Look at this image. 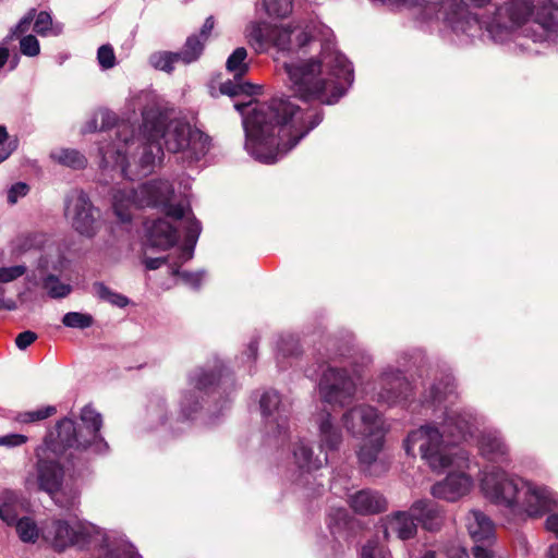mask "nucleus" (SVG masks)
<instances>
[{
  "mask_svg": "<svg viewBox=\"0 0 558 558\" xmlns=\"http://www.w3.org/2000/svg\"><path fill=\"white\" fill-rule=\"evenodd\" d=\"M194 247L195 245H192V243L184 241V244L180 248V254L178 257L179 260L174 262L171 266H174L175 264H180L181 266L183 263L190 260L193 257Z\"/></svg>",
  "mask_w": 558,
  "mask_h": 558,
  "instance_id": "338daca9",
  "label": "nucleus"
},
{
  "mask_svg": "<svg viewBox=\"0 0 558 558\" xmlns=\"http://www.w3.org/2000/svg\"><path fill=\"white\" fill-rule=\"evenodd\" d=\"M453 387L449 379L446 383H435L430 386L428 392L424 395L423 403H440L447 398V393H451Z\"/></svg>",
  "mask_w": 558,
  "mask_h": 558,
  "instance_id": "58836bf2",
  "label": "nucleus"
},
{
  "mask_svg": "<svg viewBox=\"0 0 558 558\" xmlns=\"http://www.w3.org/2000/svg\"><path fill=\"white\" fill-rule=\"evenodd\" d=\"M162 213L170 218L181 220L184 217V208L181 204H171L170 201L161 207Z\"/></svg>",
  "mask_w": 558,
  "mask_h": 558,
  "instance_id": "e2e57ef3",
  "label": "nucleus"
},
{
  "mask_svg": "<svg viewBox=\"0 0 558 558\" xmlns=\"http://www.w3.org/2000/svg\"><path fill=\"white\" fill-rule=\"evenodd\" d=\"M481 454L492 462H507L509 460V448L502 437L496 433H483L478 439Z\"/></svg>",
  "mask_w": 558,
  "mask_h": 558,
  "instance_id": "5701e85b",
  "label": "nucleus"
},
{
  "mask_svg": "<svg viewBox=\"0 0 558 558\" xmlns=\"http://www.w3.org/2000/svg\"><path fill=\"white\" fill-rule=\"evenodd\" d=\"M259 407L266 424L278 436L288 432L289 410L281 403L277 391H266L260 400Z\"/></svg>",
  "mask_w": 558,
  "mask_h": 558,
  "instance_id": "2eb2a0df",
  "label": "nucleus"
},
{
  "mask_svg": "<svg viewBox=\"0 0 558 558\" xmlns=\"http://www.w3.org/2000/svg\"><path fill=\"white\" fill-rule=\"evenodd\" d=\"M95 294L100 301L110 303L113 306L123 308L129 305L130 300L125 295L111 290L104 282L96 281L93 284Z\"/></svg>",
  "mask_w": 558,
  "mask_h": 558,
  "instance_id": "72a5a7b5",
  "label": "nucleus"
},
{
  "mask_svg": "<svg viewBox=\"0 0 558 558\" xmlns=\"http://www.w3.org/2000/svg\"><path fill=\"white\" fill-rule=\"evenodd\" d=\"M364 440L357 450L360 470L367 476L379 477L388 472L389 463L379 458L384 448V435L376 434Z\"/></svg>",
  "mask_w": 558,
  "mask_h": 558,
  "instance_id": "ddd939ff",
  "label": "nucleus"
},
{
  "mask_svg": "<svg viewBox=\"0 0 558 558\" xmlns=\"http://www.w3.org/2000/svg\"><path fill=\"white\" fill-rule=\"evenodd\" d=\"M151 62L156 69L171 73L174 70V63L181 62L178 52H162L151 58Z\"/></svg>",
  "mask_w": 558,
  "mask_h": 558,
  "instance_id": "a18cd8bd",
  "label": "nucleus"
},
{
  "mask_svg": "<svg viewBox=\"0 0 558 558\" xmlns=\"http://www.w3.org/2000/svg\"><path fill=\"white\" fill-rule=\"evenodd\" d=\"M27 441V437L22 434H10L0 437V446L17 447Z\"/></svg>",
  "mask_w": 558,
  "mask_h": 558,
  "instance_id": "0e129e2a",
  "label": "nucleus"
},
{
  "mask_svg": "<svg viewBox=\"0 0 558 558\" xmlns=\"http://www.w3.org/2000/svg\"><path fill=\"white\" fill-rule=\"evenodd\" d=\"M27 268L24 265H15L11 267H0V282H11L26 272Z\"/></svg>",
  "mask_w": 558,
  "mask_h": 558,
  "instance_id": "5fc2aeb1",
  "label": "nucleus"
},
{
  "mask_svg": "<svg viewBox=\"0 0 558 558\" xmlns=\"http://www.w3.org/2000/svg\"><path fill=\"white\" fill-rule=\"evenodd\" d=\"M254 85L242 80H228L220 84L219 90L222 95L236 97L240 95L251 96L254 94Z\"/></svg>",
  "mask_w": 558,
  "mask_h": 558,
  "instance_id": "c9c22d12",
  "label": "nucleus"
},
{
  "mask_svg": "<svg viewBox=\"0 0 558 558\" xmlns=\"http://www.w3.org/2000/svg\"><path fill=\"white\" fill-rule=\"evenodd\" d=\"M105 558H141L134 550L130 547L118 546L109 549L105 556Z\"/></svg>",
  "mask_w": 558,
  "mask_h": 558,
  "instance_id": "052dcab7",
  "label": "nucleus"
},
{
  "mask_svg": "<svg viewBox=\"0 0 558 558\" xmlns=\"http://www.w3.org/2000/svg\"><path fill=\"white\" fill-rule=\"evenodd\" d=\"M16 135L10 136L7 128L0 124V163L8 159L19 147Z\"/></svg>",
  "mask_w": 558,
  "mask_h": 558,
  "instance_id": "37998d69",
  "label": "nucleus"
},
{
  "mask_svg": "<svg viewBox=\"0 0 558 558\" xmlns=\"http://www.w3.org/2000/svg\"><path fill=\"white\" fill-rule=\"evenodd\" d=\"M330 74L338 81L322 77V62L310 59L299 63H286L284 69L293 94L304 100H317L323 105H333L344 95L343 83L351 85L354 80L353 66L348 58L333 52L328 56Z\"/></svg>",
  "mask_w": 558,
  "mask_h": 558,
  "instance_id": "f03ea898",
  "label": "nucleus"
},
{
  "mask_svg": "<svg viewBox=\"0 0 558 558\" xmlns=\"http://www.w3.org/2000/svg\"><path fill=\"white\" fill-rule=\"evenodd\" d=\"M36 9H31L25 16H23L17 25L12 31V36H19L26 33L29 29V26L35 19Z\"/></svg>",
  "mask_w": 558,
  "mask_h": 558,
  "instance_id": "13d9d810",
  "label": "nucleus"
},
{
  "mask_svg": "<svg viewBox=\"0 0 558 558\" xmlns=\"http://www.w3.org/2000/svg\"><path fill=\"white\" fill-rule=\"evenodd\" d=\"M348 505L357 514L372 515L387 510V499L377 490L363 488L348 496Z\"/></svg>",
  "mask_w": 558,
  "mask_h": 558,
  "instance_id": "f3484780",
  "label": "nucleus"
},
{
  "mask_svg": "<svg viewBox=\"0 0 558 558\" xmlns=\"http://www.w3.org/2000/svg\"><path fill=\"white\" fill-rule=\"evenodd\" d=\"M28 185L24 182L13 184L8 191V202L10 204H15L19 197H23L28 193Z\"/></svg>",
  "mask_w": 558,
  "mask_h": 558,
  "instance_id": "bf43d9fd",
  "label": "nucleus"
},
{
  "mask_svg": "<svg viewBox=\"0 0 558 558\" xmlns=\"http://www.w3.org/2000/svg\"><path fill=\"white\" fill-rule=\"evenodd\" d=\"M145 230L148 245L158 250H169L173 247L179 240L177 228L163 218L146 221Z\"/></svg>",
  "mask_w": 558,
  "mask_h": 558,
  "instance_id": "a211bd4d",
  "label": "nucleus"
},
{
  "mask_svg": "<svg viewBox=\"0 0 558 558\" xmlns=\"http://www.w3.org/2000/svg\"><path fill=\"white\" fill-rule=\"evenodd\" d=\"M293 456L298 468L305 472L318 470L327 462L326 454L323 458L314 456L313 449L303 441L294 445Z\"/></svg>",
  "mask_w": 558,
  "mask_h": 558,
  "instance_id": "cd10ccee",
  "label": "nucleus"
},
{
  "mask_svg": "<svg viewBox=\"0 0 558 558\" xmlns=\"http://www.w3.org/2000/svg\"><path fill=\"white\" fill-rule=\"evenodd\" d=\"M44 457L37 452V463H36V473H37V483L38 488L43 492H46L51 499L61 508L70 509L75 505V496H70L66 498H61V488L64 478V469L60 461L57 460L65 457V459L72 463L74 466L75 463L72 461L74 454L72 451L64 454L57 456L47 449L46 444L44 442V448L41 449Z\"/></svg>",
  "mask_w": 558,
  "mask_h": 558,
  "instance_id": "423d86ee",
  "label": "nucleus"
},
{
  "mask_svg": "<svg viewBox=\"0 0 558 558\" xmlns=\"http://www.w3.org/2000/svg\"><path fill=\"white\" fill-rule=\"evenodd\" d=\"M37 340V333L31 330L20 332L15 338V344L20 350H25Z\"/></svg>",
  "mask_w": 558,
  "mask_h": 558,
  "instance_id": "680f3d73",
  "label": "nucleus"
},
{
  "mask_svg": "<svg viewBox=\"0 0 558 558\" xmlns=\"http://www.w3.org/2000/svg\"><path fill=\"white\" fill-rule=\"evenodd\" d=\"M472 485L470 476L464 473H450L447 477L433 485L432 495L447 501H456L464 496Z\"/></svg>",
  "mask_w": 558,
  "mask_h": 558,
  "instance_id": "6ab92c4d",
  "label": "nucleus"
},
{
  "mask_svg": "<svg viewBox=\"0 0 558 558\" xmlns=\"http://www.w3.org/2000/svg\"><path fill=\"white\" fill-rule=\"evenodd\" d=\"M203 409V398L195 390L186 391L181 400V413L185 420L192 418Z\"/></svg>",
  "mask_w": 558,
  "mask_h": 558,
  "instance_id": "f704fd0d",
  "label": "nucleus"
},
{
  "mask_svg": "<svg viewBox=\"0 0 558 558\" xmlns=\"http://www.w3.org/2000/svg\"><path fill=\"white\" fill-rule=\"evenodd\" d=\"M279 351L283 356H299L302 353L300 341L293 336L281 339Z\"/></svg>",
  "mask_w": 558,
  "mask_h": 558,
  "instance_id": "8fccbe9b",
  "label": "nucleus"
},
{
  "mask_svg": "<svg viewBox=\"0 0 558 558\" xmlns=\"http://www.w3.org/2000/svg\"><path fill=\"white\" fill-rule=\"evenodd\" d=\"M167 122V117L165 116V123ZM195 134L201 133L195 130L193 131L189 123H177L171 130L165 129V135L161 138L165 140V146L170 153H179L185 150L191 143V140Z\"/></svg>",
  "mask_w": 558,
  "mask_h": 558,
  "instance_id": "b1692460",
  "label": "nucleus"
},
{
  "mask_svg": "<svg viewBox=\"0 0 558 558\" xmlns=\"http://www.w3.org/2000/svg\"><path fill=\"white\" fill-rule=\"evenodd\" d=\"M264 7L269 16L287 17L293 9L292 0H264Z\"/></svg>",
  "mask_w": 558,
  "mask_h": 558,
  "instance_id": "c03bdc74",
  "label": "nucleus"
},
{
  "mask_svg": "<svg viewBox=\"0 0 558 558\" xmlns=\"http://www.w3.org/2000/svg\"><path fill=\"white\" fill-rule=\"evenodd\" d=\"M323 119L322 108L301 109L289 98H271L257 104L243 121L246 149L256 160L274 163Z\"/></svg>",
  "mask_w": 558,
  "mask_h": 558,
  "instance_id": "f257e3e1",
  "label": "nucleus"
},
{
  "mask_svg": "<svg viewBox=\"0 0 558 558\" xmlns=\"http://www.w3.org/2000/svg\"><path fill=\"white\" fill-rule=\"evenodd\" d=\"M80 418L83 429H78L71 418L60 420L53 430H50L45 437L47 449L59 456L64 454L68 450L82 452L93 445H102L107 448L108 445L100 435L101 414L93 407L85 405L81 411Z\"/></svg>",
  "mask_w": 558,
  "mask_h": 558,
  "instance_id": "39448f33",
  "label": "nucleus"
},
{
  "mask_svg": "<svg viewBox=\"0 0 558 558\" xmlns=\"http://www.w3.org/2000/svg\"><path fill=\"white\" fill-rule=\"evenodd\" d=\"M490 544L475 543L472 547L474 558H495L494 551L489 548Z\"/></svg>",
  "mask_w": 558,
  "mask_h": 558,
  "instance_id": "69168bd1",
  "label": "nucleus"
},
{
  "mask_svg": "<svg viewBox=\"0 0 558 558\" xmlns=\"http://www.w3.org/2000/svg\"><path fill=\"white\" fill-rule=\"evenodd\" d=\"M377 401L392 405L405 401L412 393L411 384L400 371L385 372L379 380Z\"/></svg>",
  "mask_w": 558,
  "mask_h": 558,
  "instance_id": "4468645a",
  "label": "nucleus"
},
{
  "mask_svg": "<svg viewBox=\"0 0 558 558\" xmlns=\"http://www.w3.org/2000/svg\"><path fill=\"white\" fill-rule=\"evenodd\" d=\"M35 17L34 31L40 36L47 35L52 26L51 15L47 11H40Z\"/></svg>",
  "mask_w": 558,
  "mask_h": 558,
  "instance_id": "3c124183",
  "label": "nucleus"
},
{
  "mask_svg": "<svg viewBox=\"0 0 558 558\" xmlns=\"http://www.w3.org/2000/svg\"><path fill=\"white\" fill-rule=\"evenodd\" d=\"M96 117L100 120L99 131H106L113 128L118 121V117L107 109L99 110L96 113Z\"/></svg>",
  "mask_w": 558,
  "mask_h": 558,
  "instance_id": "6e6d98bb",
  "label": "nucleus"
},
{
  "mask_svg": "<svg viewBox=\"0 0 558 558\" xmlns=\"http://www.w3.org/2000/svg\"><path fill=\"white\" fill-rule=\"evenodd\" d=\"M201 230H202V226L197 219L193 218V219L189 220L187 226L185 228V240L184 241L192 243V245H196Z\"/></svg>",
  "mask_w": 558,
  "mask_h": 558,
  "instance_id": "4d7b16f0",
  "label": "nucleus"
},
{
  "mask_svg": "<svg viewBox=\"0 0 558 558\" xmlns=\"http://www.w3.org/2000/svg\"><path fill=\"white\" fill-rule=\"evenodd\" d=\"M468 531L474 543L492 544L495 538V525L493 521L478 510L471 511Z\"/></svg>",
  "mask_w": 558,
  "mask_h": 558,
  "instance_id": "393cba45",
  "label": "nucleus"
},
{
  "mask_svg": "<svg viewBox=\"0 0 558 558\" xmlns=\"http://www.w3.org/2000/svg\"><path fill=\"white\" fill-rule=\"evenodd\" d=\"M97 59L104 69H110L116 64V56L110 45H102L98 48Z\"/></svg>",
  "mask_w": 558,
  "mask_h": 558,
  "instance_id": "864d4df0",
  "label": "nucleus"
},
{
  "mask_svg": "<svg viewBox=\"0 0 558 558\" xmlns=\"http://www.w3.org/2000/svg\"><path fill=\"white\" fill-rule=\"evenodd\" d=\"M174 194L172 184L167 180H150L141 186V195L149 207L161 208Z\"/></svg>",
  "mask_w": 558,
  "mask_h": 558,
  "instance_id": "4be33fe9",
  "label": "nucleus"
},
{
  "mask_svg": "<svg viewBox=\"0 0 558 558\" xmlns=\"http://www.w3.org/2000/svg\"><path fill=\"white\" fill-rule=\"evenodd\" d=\"M397 3L408 8L421 9L426 19H436L439 13L440 0H397Z\"/></svg>",
  "mask_w": 558,
  "mask_h": 558,
  "instance_id": "4c0bfd02",
  "label": "nucleus"
},
{
  "mask_svg": "<svg viewBox=\"0 0 558 558\" xmlns=\"http://www.w3.org/2000/svg\"><path fill=\"white\" fill-rule=\"evenodd\" d=\"M391 530L402 539H411L417 533V523L412 515V508L409 511H397L390 518Z\"/></svg>",
  "mask_w": 558,
  "mask_h": 558,
  "instance_id": "bb28decb",
  "label": "nucleus"
},
{
  "mask_svg": "<svg viewBox=\"0 0 558 558\" xmlns=\"http://www.w3.org/2000/svg\"><path fill=\"white\" fill-rule=\"evenodd\" d=\"M206 43L196 34L190 35L181 51H178V57L184 64H190L197 61L204 52Z\"/></svg>",
  "mask_w": 558,
  "mask_h": 558,
  "instance_id": "7c9ffc66",
  "label": "nucleus"
},
{
  "mask_svg": "<svg viewBox=\"0 0 558 558\" xmlns=\"http://www.w3.org/2000/svg\"><path fill=\"white\" fill-rule=\"evenodd\" d=\"M534 21L547 32L558 31V5L546 0L536 8Z\"/></svg>",
  "mask_w": 558,
  "mask_h": 558,
  "instance_id": "c85d7f7f",
  "label": "nucleus"
},
{
  "mask_svg": "<svg viewBox=\"0 0 558 558\" xmlns=\"http://www.w3.org/2000/svg\"><path fill=\"white\" fill-rule=\"evenodd\" d=\"M57 409L52 405H47L43 409H38L36 411H27L24 413H20L17 420L22 423H33L37 421L46 420L52 415H54Z\"/></svg>",
  "mask_w": 558,
  "mask_h": 558,
  "instance_id": "49530a36",
  "label": "nucleus"
},
{
  "mask_svg": "<svg viewBox=\"0 0 558 558\" xmlns=\"http://www.w3.org/2000/svg\"><path fill=\"white\" fill-rule=\"evenodd\" d=\"M51 158L58 163L75 170L84 169L87 165L86 157L77 149L61 148L51 153Z\"/></svg>",
  "mask_w": 558,
  "mask_h": 558,
  "instance_id": "2f4dec72",
  "label": "nucleus"
},
{
  "mask_svg": "<svg viewBox=\"0 0 558 558\" xmlns=\"http://www.w3.org/2000/svg\"><path fill=\"white\" fill-rule=\"evenodd\" d=\"M20 50L22 54L27 57H36L40 52V45L36 36L26 35L20 40Z\"/></svg>",
  "mask_w": 558,
  "mask_h": 558,
  "instance_id": "09e8293b",
  "label": "nucleus"
},
{
  "mask_svg": "<svg viewBox=\"0 0 558 558\" xmlns=\"http://www.w3.org/2000/svg\"><path fill=\"white\" fill-rule=\"evenodd\" d=\"M43 287L52 299L65 298L71 292V287L62 283L59 278L52 274L44 279Z\"/></svg>",
  "mask_w": 558,
  "mask_h": 558,
  "instance_id": "a19ab883",
  "label": "nucleus"
},
{
  "mask_svg": "<svg viewBox=\"0 0 558 558\" xmlns=\"http://www.w3.org/2000/svg\"><path fill=\"white\" fill-rule=\"evenodd\" d=\"M490 0H440L437 20L442 21L453 31H463V19L466 10L464 4H472L477 8L484 7Z\"/></svg>",
  "mask_w": 558,
  "mask_h": 558,
  "instance_id": "aec40b11",
  "label": "nucleus"
},
{
  "mask_svg": "<svg viewBox=\"0 0 558 558\" xmlns=\"http://www.w3.org/2000/svg\"><path fill=\"white\" fill-rule=\"evenodd\" d=\"M45 538L51 542L57 551L74 545L85 544L88 534L82 529L72 527L65 520H53L46 529Z\"/></svg>",
  "mask_w": 558,
  "mask_h": 558,
  "instance_id": "dca6fc26",
  "label": "nucleus"
},
{
  "mask_svg": "<svg viewBox=\"0 0 558 558\" xmlns=\"http://www.w3.org/2000/svg\"><path fill=\"white\" fill-rule=\"evenodd\" d=\"M194 390L207 396L217 395L220 399L228 398L236 388L234 374L221 361L211 367H198L189 376Z\"/></svg>",
  "mask_w": 558,
  "mask_h": 558,
  "instance_id": "0eeeda50",
  "label": "nucleus"
},
{
  "mask_svg": "<svg viewBox=\"0 0 558 558\" xmlns=\"http://www.w3.org/2000/svg\"><path fill=\"white\" fill-rule=\"evenodd\" d=\"M347 430L355 437H366L379 434L381 420L377 410L371 405H357L342 415Z\"/></svg>",
  "mask_w": 558,
  "mask_h": 558,
  "instance_id": "f8f14e48",
  "label": "nucleus"
},
{
  "mask_svg": "<svg viewBox=\"0 0 558 558\" xmlns=\"http://www.w3.org/2000/svg\"><path fill=\"white\" fill-rule=\"evenodd\" d=\"M327 525L333 536L349 538L352 535L355 520L347 509L335 508L328 514Z\"/></svg>",
  "mask_w": 558,
  "mask_h": 558,
  "instance_id": "a878e982",
  "label": "nucleus"
},
{
  "mask_svg": "<svg viewBox=\"0 0 558 558\" xmlns=\"http://www.w3.org/2000/svg\"><path fill=\"white\" fill-rule=\"evenodd\" d=\"M412 515L415 518L416 523L429 532H435L441 529L444 524V510L437 502L430 499H420L411 506Z\"/></svg>",
  "mask_w": 558,
  "mask_h": 558,
  "instance_id": "412c9836",
  "label": "nucleus"
},
{
  "mask_svg": "<svg viewBox=\"0 0 558 558\" xmlns=\"http://www.w3.org/2000/svg\"><path fill=\"white\" fill-rule=\"evenodd\" d=\"M62 324L69 328L86 329L93 326L94 317L87 313L69 312L62 317Z\"/></svg>",
  "mask_w": 558,
  "mask_h": 558,
  "instance_id": "79ce46f5",
  "label": "nucleus"
},
{
  "mask_svg": "<svg viewBox=\"0 0 558 558\" xmlns=\"http://www.w3.org/2000/svg\"><path fill=\"white\" fill-rule=\"evenodd\" d=\"M171 275L180 277L184 283L191 286L193 289H199L202 284L203 275L201 272L181 271L180 264L171 266Z\"/></svg>",
  "mask_w": 558,
  "mask_h": 558,
  "instance_id": "de8ad7c7",
  "label": "nucleus"
},
{
  "mask_svg": "<svg viewBox=\"0 0 558 558\" xmlns=\"http://www.w3.org/2000/svg\"><path fill=\"white\" fill-rule=\"evenodd\" d=\"M214 27H215V19L213 15H210L205 20L199 33L196 35L199 36V38L203 39L205 43H207L211 35Z\"/></svg>",
  "mask_w": 558,
  "mask_h": 558,
  "instance_id": "774afa93",
  "label": "nucleus"
},
{
  "mask_svg": "<svg viewBox=\"0 0 558 558\" xmlns=\"http://www.w3.org/2000/svg\"><path fill=\"white\" fill-rule=\"evenodd\" d=\"M320 446L329 450H337L342 442V433L330 421V414L326 413L319 423Z\"/></svg>",
  "mask_w": 558,
  "mask_h": 558,
  "instance_id": "c756f323",
  "label": "nucleus"
},
{
  "mask_svg": "<svg viewBox=\"0 0 558 558\" xmlns=\"http://www.w3.org/2000/svg\"><path fill=\"white\" fill-rule=\"evenodd\" d=\"M361 558H385V549L378 539H368L362 547Z\"/></svg>",
  "mask_w": 558,
  "mask_h": 558,
  "instance_id": "603ef678",
  "label": "nucleus"
},
{
  "mask_svg": "<svg viewBox=\"0 0 558 558\" xmlns=\"http://www.w3.org/2000/svg\"><path fill=\"white\" fill-rule=\"evenodd\" d=\"M143 143L140 158L141 167L144 169L155 165L156 159L163 156L160 140L165 135V114L158 110H146L143 112Z\"/></svg>",
  "mask_w": 558,
  "mask_h": 558,
  "instance_id": "6e6552de",
  "label": "nucleus"
},
{
  "mask_svg": "<svg viewBox=\"0 0 558 558\" xmlns=\"http://www.w3.org/2000/svg\"><path fill=\"white\" fill-rule=\"evenodd\" d=\"M531 0H511L498 7L486 28L489 33L509 29L525 23L534 12Z\"/></svg>",
  "mask_w": 558,
  "mask_h": 558,
  "instance_id": "9b49d317",
  "label": "nucleus"
},
{
  "mask_svg": "<svg viewBox=\"0 0 558 558\" xmlns=\"http://www.w3.org/2000/svg\"><path fill=\"white\" fill-rule=\"evenodd\" d=\"M322 399L329 404L344 405L355 393V385L345 369L328 367L319 381Z\"/></svg>",
  "mask_w": 558,
  "mask_h": 558,
  "instance_id": "9d476101",
  "label": "nucleus"
},
{
  "mask_svg": "<svg viewBox=\"0 0 558 558\" xmlns=\"http://www.w3.org/2000/svg\"><path fill=\"white\" fill-rule=\"evenodd\" d=\"M481 487L485 497L493 504L507 508L515 506L520 492L525 489L522 506L529 517H542L556 506L554 493L547 487L511 478L502 469L496 466L484 472Z\"/></svg>",
  "mask_w": 558,
  "mask_h": 558,
  "instance_id": "7ed1b4c3",
  "label": "nucleus"
},
{
  "mask_svg": "<svg viewBox=\"0 0 558 558\" xmlns=\"http://www.w3.org/2000/svg\"><path fill=\"white\" fill-rule=\"evenodd\" d=\"M16 533L24 543H35L39 536L38 527L35 521L28 517H23L16 522Z\"/></svg>",
  "mask_w": 558,
  "mask_h": 558,
  "instance_id": "e433bc0d",
  "label": "nucleus"
},
{
  "mask_svg": "<svg viewBox=\"0 0 558 558\" xmlns=\"http://www.w3.org/2000/svg\"><path fill=\"white\" fill-rule=\"evenodd\" d=\"M440 432L436 427L421 426L411 432L403 442L408 454H415V447L422 458L434 471L444 470L452 464L451 457L447 453L444 437H450L448 444H454L462 439L468 430V423L457 414H448L441 425Z\"/></svg>",
  "mask_w": 558,
  "mask_h": 558,
  "instance_id": "20e7f679",
  "label": "nucleus"
},
{
  "mask_svg": "<svg viewBox=\"0 0 558 558\" xmlns=\"http://www.w3.org/2000/svg\"><path fill=\"white\" fill-rule=\"evenodd\" d=\"M246 57V49L244 47H238L227 59L226 68L230 73H233L235 80H242L250 70V65L245 61Z\"/></svg>",
  "mask_w": 558,
  "mask_h": 558,
  "instance_id": "473e14b6",
  "label": "nucleus"
},
{
  "mask_svg": "<svg viewBox=\"0 0 558 558\" xmlns=\"http://www.w3.org/2000/svg\"><path fill=\"white\" fill-rule=\"evenodd\" d=\"M64 214L81 235L92 238L96 234L100 211L84 191L66 198Z\"/></svg>",
  "mask_w": 558,
  "mask_h": 558,
  "instance_id": "1a4fd4ad",
  "label": "nucleus"
},
{
  "mask_svg": "<svg viewBox=\"0 0 558 558\" xmlns=\"http://www.w3.org/2000/svg\"><path fill=\"white\" fill-rule=\"evenodd\" d=\"M248 43L257 51L266 50L270 44L268 29L260 24H254L248 33Z\"/></svg>",
  "mask_w": 558,
  "mask_h": 558,
  "instance_id": "ea45409f",
  "label": "nucleus"
}]
</instances>
